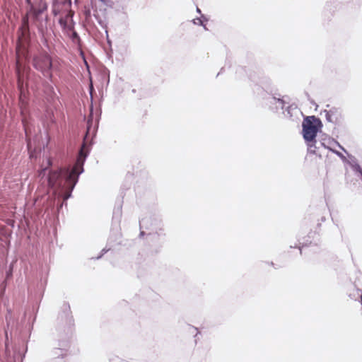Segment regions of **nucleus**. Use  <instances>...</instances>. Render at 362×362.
<instances>
[{"mask_svg":"<svg viewBox=\"0 0 362 362\" xmlns=\"http://www.w3.org/2000/svg\"><path fill=\"white\" fill-rule=\"evenodd\" d=\"M83 144L78 153L74 167L60 168L59 170L50 171L48 176V185L54 191L67 200L71 196V192L76 185L78 176L83 172V165L88 156Z\"/></svg>","mask_w":362,"mask_h":362,"instance_id":"nucleus-1","label":"nucleus"},{"mask_svg":"<svg viewBox=\"0 0 362 362\" xmlns=\"http://www.w3.org/2000/svg\"><path fill=\"white\" fill-rule=\"evenodd\" d=\"M302 126L303 138L305 141H315L317 132L322 127L320 119L315 116H308L304 119Z\"/></svg>","mask_w":362,"mask_h":362,"instance_id":"nucleus-2","label":"nucleus"},{"mask_svg":"<svg viewBox=\"0 0 362 362\" xmlns=\"http://www.w3.org/2000/svg\"><path fill=\"white\" fill-rule=\"evenodd\" d=\"M33 66L37 70L41 71L44 76L52 77V62L47 54H42L35 57L33 59Z\"/></svg>","mask_w":362,"mask_h":362,"instance_id":"nucleus-3","label":"nucleus"},{"mask_svg":"<svg viewBox=\"0 0 362 362\" xmlns=\"http://www.w3.org/2000/svg\"><path fill=\"white\" fill-rule=\"evenodd\" d=\"M6 336L5 355L1 362H23L25 356L24 354L18 347H10L8 341L7 333H6Z\"/></svg>","mask_w":362,"mask_h":362,"instance_id":"nucleus-4","label":"nucleus"},{"mask_svg":"<svg viewBox=\"0 0 362 362\" xmlns=\"http://www.w3.org/2000/svg\"><path fill=\"white\" fill-rule=\"evenodd\" d=\"M16 72H17V75H18V86L21 90L20 99H21V100H23L22 99V97H23L22 88H23V80H24V77H25V71H24V68L21 65V63L19 59H18L17 62H16Z\"/></svg>","mask_w":362,"mask_h":362,"instance_id":"nucleus-5","label":"nucleus"},{"mask_svg":"<svg viewBox=\"0 0 362 362\" xmlns=\"http://www.w3.org/2000/svg\"><path fill=\"white\" fill-rule=\"evenodd\" d=\"M157 221L156 219L152 218L151 217H145L143 218L139 221V226L140 229L142 230L144 228L145 229H149L153 225L156 224ZM145 234L144 230H141L140 232V236H144Z\"/></svg>","mask_w":362,"mask_h":362,"instance_id":"nucleus-6","label":"nucleus"},{"mask_svg":"<svg viewBox=\"0 0 362 362\" xmlns=\"http://www.w3.org/2000/svg\"><path fill=\"white\" fill-rule=\"evenodd\" d=\"M325 115L329 122L337 123L339 121V112L337 108L325 110Z\"/></svg>","mask_w":362,"mask_h":362,"instance_id":"nucleus-7","label":"nucleus"},{"mask_svg":"<svg viewBox=\"0 0 362 362\" xmlns=\"http://www.w3.org/2000/svg\"><path fill=\"white\" fill-rule=\"evenodd\" d=\"M299 110H298L296 105H288L285 110H284L283 113L286 117L293 118L298 113Z\"/></svg>","mask_w":362,"mask_h":362,"instance_id":"nucleus-8","label":"nucleus"},{"mask_svg":"<svg viewBox=\"0 0 362 362\" xmlns=\"http://www.w3.org/2000/svg\"><path fill=\"white\" fill-rule=\"evenodd\" d=\"M271 104H274L276 105V109H281L284 110L285 107V101L281 98H276V97L271 98L269 101Z\"/></svg>","mask_w":362,"mask_h":362,"instance_id":"nucleus-9","label":"nucleus"},{"mask_svg":"<svg viewBox=\"0 0 362 362\" xmlns=\"http://www.w3.org/2000/svg\"><path fill=\"white\" fill-rule=\"evenodd\" d=\"M122 216V206L119 205L117 208L115 209L113 211L112 219L114 221L119 223Z\"/></svg>","mask_w":362,"mask_h":362,"instance_id":"nucleus-10","label":"nucleus"},{"mask_svg":"<svg viewBox=\"0 0 362 362\" xmlns=\"http://www.w3.org/2000/svg\"><path fill=\"white\" fill-rule=\"evenodd\" d=\"M315 142H316V140L315 139V141L313 142H307L308 143V151L310 152V153H315Z\"/></svg>","mask_w":362,"mask_h":362,"instance_id":"nucleus-11","label":"nucleus"},{"mask_svg":"<svg viewBox=\"0 0 362 362\" xmlns=\"http://www.w3.org/2000/svg\"><path fill=\"white\" fill-rule=\"evenodd\" d=\"M327 148H328L330 151H332V152H333L334 153H335V154H336L337 156H339L341 159H342V160H345V159H346L345 156H344L341 153H340L339 151H336V150H334V149H333V148H332L331 147H327Z\"/></svg>","mask_w":362,"mask_h":362,"instance_id":"nucleus-12","label":"nucleus"},{"mask_svg":"<svg viewBox=\"0 0 362 362\" xmlns=\"http://www.w3.org/2000/svg\"><path fill=\"white\" fill-rule=\"evenodd\" d=\"M193 23L197 25H202L205 30H207L206 25L203 24L202 20L201 18H197L193 20Z\"/></svg>","mask_w":362,"mask_h":362,"instance_id":"nucleus-13","label":"nucleus"},{"mask_svg":"<svg viewBox=\"0 0 362 362\" xmlns=\"http://www.w3.org/2000/svg\"><path fill=\"white\" fill-rule=\"evenodd\" d=\"M329 144H334L336 146H337L340 149H341L342 151H344V152H346L345 148L337 141L335 140H332L330 142H329Z\"/></svg>","mask_w":362,"mask_h":362,"instance_id":"nucleus-14","label":"nucleus"},{"mask_svg":"<svg viewBox=\"0 0 362 362\" xmlns=\"http://www.w3.org/2000/svg\"><path fill=\"white\" fill-rule=\"evenodd\" d=\"M23 126H24V129H25V135H26L27 137H28L29 136V135H28V131H29L28 127L27 126V124H25L24 120H23Z\"/></svg>","mask_w":362,"mask_h":362,"instance_id":"nucleus-15","label":"nucleus"},{"mask_svg":"<svg viewBox=\"0 0 362 362\" xmlns=\"http://www.w3.org/2000/svg\"><path fill=\"white\" fill-rule=\"evenodd\" d=\"M46 170H47V168H43L40 173H39V176L41 177H43L45 174H46Z\"/></svg>","mask_w":362,"mask_h":362,"instance_id":"nucleus-16","label":"nucleus"},{"mask_svg":"<svg viewBox=\"0 0 362 362\" xmlns=\"http://www.w3.org/2000/svg\"><path fill=\"white\" fill-rule=\"evenodd\" d=\"M107 251V250H106L105 249H103V250H102V255H100L99 257H97V259H100V258L102 257V255H103L104 253H105Z\"/></svg>","mask_w":362,"mask_h":362,"instance_id":"nucleus-17","label":"nucleus"},{"mask_svg":"<svg viewBox=\"0 0 362 362\" xmlns=\"http://www.w3.org/2000/svg\"><path fill=\"white\" fill-rule=\"evenodd\" d=\"M115 362H126L125 361L122 360V359H120V358H117L115 360Z\"/></svg>","mask_w":362,"mask_h":362,"instance_id":"nucleus-18","label":"nucleus"},{"mask_svg":"<svg viewBox=\"0 0 362 362\" xmlns=\"http://www.w3.org/2000/svg\"><path fill=\"white\" fill-rule=\"evenodd\" d=\"M47 164L48 165H51V161L49 160H47Z\"/></svg>","mask_w":362,"mask_h":362,"instance_id":"nucleus-19","label":"nucleus"},{"mask_svg":"<svg viewBox=\"0 0 362 362\" xmlns=\"http://www.w3.org/2000/svg\"><path fill=\"white\" fill-rule=\"evenodd\" d=\"M197 11L198 13H201V11H200V9H199L198 7L197 8Z\"/></svg>","mask_w":362,"mask_h":362,"instance_id":"nucleus-20","label":"nucleus"},{"mask_svg":"<svg viewBox=\"0 0 362 362\" xmlns=\"http://www.w3.org/2000/svg\"><path fill=\"white\" fill-rule=\"evenodd\" d=\"M30 141H28V146L30 147Z\"/></svg>","mask_w":362,"mask_h":362,"instance_id":"nucleus-21","label":"nucleus"},{"mask_svg":"<svg viewBox=\"0 0 362 362\" xmlns=\"http://www.w3.org/2000/svg\"><path fill=\"white\" fill-rule=\"evenodd\" d=\"M359 173H360V174H361V176H362V170H359Z\"/></svg>","mask_w":362,"mask_h":362,"instance_id":"nucleus-22","label":"nucleus"},{"mask_svg":"<svg viewBox=\"0 0 362 362\" xmlns=\"http://www.w3.org/2000/svg\"><path fill=\"white\" fill-rule=\"evenodd\" d=\"M361 303H362V293H361Z\"/></svg>","mask_w":362,"mask_h":362,"instance_id":"nucleus-23","label":"nucleus"},{"mask_svg":"<svg viewBox=\"0 0 362 362\" xmlns=\"http://www.w3.org/2000/svg\"><path fill=\"white\" fill-rule=\"evenodd\" d=\"M6 320L8 321V316H6Z\"/></svg>","mask_w":362,"mask_h":362,"instance_id":"nucleus-24","label":"nucleus"}]
</instances>
